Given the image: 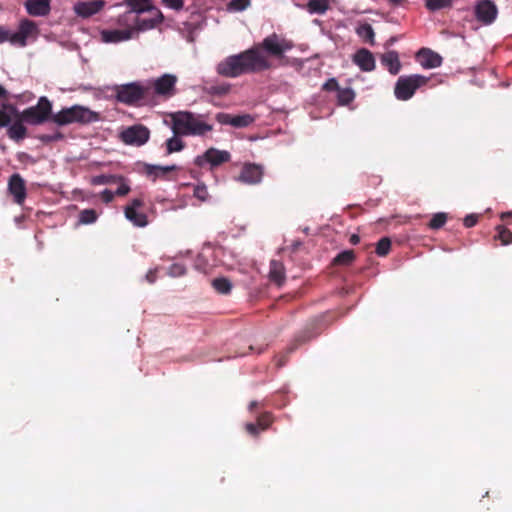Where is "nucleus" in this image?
I'll list each match as a JSON object with an SVG mask.
<instances>
[{"label":"nucleus","mask_w":512,"mask_h":512,"mask_svg":"<svg viewBox=\"0 0 512 512\" xmlns=\"http://www.w3.org/2000/svg\"><path fill=\"white\" fill-rule=\"evenodd\" d=\"M293 47L291 40L273 32L251 48L226 57L218 63L216 71L229 78L267 71L274 68L272 59L282 60Z\"/></svg>","instance_id":"1"},{"label":"nucleus","mask_w":512,"mask_h":512,"mask_svg":"<svg viewBox=\"0 0 512 512\" xmlns=\"http://www.w3.org/2000/svg\"><path fill=\"white\" fill-rule=\"evenodd\" d=\"M169 116L173 135L165 141L167 155L180 152L186 147L183 136H203L213 129L212 125L201 119V115L189 111H177Z\"/></svg>","instance_id":"2"},{"label":"nucleus","mask_w":512,"mask_h":512,"mask_svg":"<svg viewBox=\"0 0 512 512\" xmlns=\"http://www.w3.org/2000/svg\"><path fill=\"white\" fill-rule=\"evenodd\" d=\"M100 114L92 111L88 107L81 105H74L68 108H63L58 113L53 115L52 122L58 126H66L73 123L87 125L100 120Z\"/></svg>","instance_id":"3"},{"label":"nucleus","mask_w":512,"mask_h":512,"mask_svg":"<svg viewBox=\"0 0 512 512\" xmlns=\"http://www.w3.org/2000/svg\"><path fill=\"white\" fill-rule=\"evenodd\" d=\"M114 91L117 101L129 106L146 104L151 100V89L140 82L117 85Z\"/></svg>","instance_id":"4"},{"label":"nucleus","mask_w":512,"mask_h":512,"mask_svg":"<svg viewBox=\"0 0 512 512\" xmlns=\"http://www.w3.org/2000/svg\"><path fill=\"white\" fill-rule=\"evenodd\" d=\"M21 119L30 125H41L47 121H52V102L42 96L38 99L35 106L28 107L21 111Z\"/></svg>","instance_id":"5"},{"label":"nucleus","mask_w":512,"mask_h":512,"mask_svg":"<svg viewBox=\"0 0 512 512\" xmlns=\"http://www.w3.org/2000/svg\"><path fill=\"white\" fill-rule=\"evenodd\" d=\"M178 77L174 74L165 73L160 77L147 81L146 87L151 89V100L154 97L167 100L177 94Z\"/></svg>","instance_id":"6"},{"label":"nucleus","mask_w":512,"mask_h":512,"mask_svg":"<svg viewBox=\"0 0 512 512\" xmlns=\"http://www.w3.org/2000/svg\"><path fill=\"white\" fill-rule=\"evenodd\" d=\"M427 79L421 75L400 76L396 82L394 94L398 100L406 101L412 98L415 91L426 84Z\"/></svg>","instance_id":"7"},{"label":"nucleus","mask_w":512,"mask_h":512,"mask_svg":"<svg viewBox=\"0 0 512 512\" xmlns=\"http://www.w3.org/2000/svg\"><path fill=\"white\" fill-rule=\"evenodd\" d=\"M119 138L126 145L139 147L148 142L150 130L143 124H135L122 130Z\"/></svg>","instance_id":"8"},{"label":"nucleus","mask_w":512,"mask_h":512,"mask_svg":"<svg viewBox=\"0 0 512 512\" xmlns=\"http://www.w3.org/2000/svg\"><path fill=\"white\" fill-rule=\"evenodd\" d=\"M38 32V26L34 21L22 19L19 23L18 31H11L10 44L18 47H24L27 45V39L29 37L35 38Z\"/></svg>","instance_id":"9"},{"label":"nucleus","mask_w":512,"mask_h":512,"mask_svg":"<svg viewBox=\"0 0 512 512\" xmlns=\"http://www.w3.org/2000/svg\"><path fill=\"white\" fill-rule=\"evenodd\" d=\"M231 155L228 151L209 148L204 154L195 158L194 163L199 167H203L209 163L211 167H217L223 163L230 161Z\"/></svg>","instance_id":"10"},{"label":"nucleus","mask_w":512,"mask_h":512,"mask_svg":"<svg viewBox=\"0 0 512 512\" xmlns=\"http://www.w3.org/2000/svg\"><path fill=\"white\" fill-rule=\"evenodd\" d=\"M143 204L142 199L135 198L124 209L125 217L138 227H145L148 224L147 215L143 212L137 211V209L142 207Z\"/></svg>","instance_id":"11"},{"label":"nucleus","mask_w":512,"mask_h":512,"mask_svg":"<svg viewBox=\"0 0 512 512\" xmlns=\"http://www.w3.org/2000/svg\"><path fill=\"white\" fill-rule=\"evenodd\" d=\"M8 191L13 196L14 202L22 205L26 199V184L20 174L14 173L8 181Z\"/></svg>","instance_id":"12"},{"label":"nucleus","mask_w":512,"mask_h":512,"mask_svg":"<svg viewBox=\"0 0 512 512\" xmlns=\"http://www.w3.org/2000/svg\"><path fill=\"white\" fill-rule=\"evenodd\" d=\"M477 20L484 24H491L497 16V8L490 0L479 1L475 7Z\"/></svg>","instance_id":"13"},{"label":"nucleus","mask_w":512,"mask_h":512,"mask_svg":"<svg viewBox=\"0 0 512 512\" xmlns=\"http://www.w3.org/2000/svg\"><path fill=\"white\" fill-rule=\"evenodd\" d=\"M263 170L256 164H245L238 180L249 185L258 184L262 180Z\"/></svg>","instance_id":"14"},{"label":"nucleus","mask_w":512,"mask_h":512,"mask_svg":"<svg viewBox=\"0 0 512 512\" xmlns=\"http://www.w3.org/2000/svg\"><path fill=\"white\" fill-rule=\"evenodd\" d=\"M51 0H26L25 8L27 13L33 17H43L50 13Z\"/></svg>","instance_id":"15"},{"label":"nucleus","mask_w":512,"mask_h":512,"mask_svg":"<svg viewBox=\"0 0 512 512\" xmlns=\"http://www.w3.org/2000/svg\"><path fill=\"white\" fill-rule=\"evenodd\" d=\"M416 57L424 68H436L442 63L441 56L428 48L420 49Z\"/></svg>","instance_id":"16"},{"label":"nucleus","mask_w":512,"mask_h":512,"mask_svg":"<svg viewBox=\"0 0 512 512\" xmlns=\"http://www.w3.org/2000/svg\"><path fill=\"white\" fill-rule=\"evenodd\" d=\"M353 61L362 71L370 72L375 68L374 56L365 48H362L355 53Z\"/></svg>","instance_id":"17"},{"label":"nucleus","mask_w":512,"mask_h":512,"mask_svg":"<svg viewBox=\"0 0 512 512\" xmlns=\"http://www.w3.org/2000/svg\"><path fill=\"white\" fill-rule=\"evenodd\" d=\"M102 1L79 2L74 6V11L78 16L88 18L98 13L103 7Z\"/></svg>","instance_id":"18"},{"label":"nucleus","mask_w":512,"mask_h":512,"mask_svg":"<svg viewBox=\"0 0 512 512\" xmlns=\"http://www.w3.org/2000/svg\"><path fill=\"white\" fill-rule=\"evenodd\" d=\"M131 31L129 29L103 30L101 38L105 43H119L131 39Z\"/></svg>","instance_id":"19"},{"label":"nucleus","mask_w":512,"mask_h":512,"mask_svg":"<svg viewBox=\"0 0 512 512\" xmlns=\"http://www.w3.org/2000/svg\"><path fill=\"white\" fill-rule=\"evenodd\" d=\"M25 121L20 118H16L15 121L8 127V137L19 143L24 140L27 136V128L24 125Z\"/></svg>","instance_id":"20"},{"label":"nucleus","mask_w":512,"mask_h":512,"mask_svg":"<svg viewBox=\"0 0 512 512\" xmlns=\"http://www.w3.org/2000/svg\"><path fill=\"white\" fill-rule=\"evenodd\" d=\"M381 63L392 75L398 74L401 69L399 55L396 51H388L384 53L381 57Z\"/></svg>","instance_id":"21"},{"label":"nucleus","mask_w":512,"mask_h":512,"mask_svg":"<svg viewBox=\"0 0 512 512\" xmlns=\"http://www.w3.org/2000/svg\"><path fill=\"white\" fill-rule=\"evenodd\" d=\"M179 167L177 165H169V166H158V165H146L145 172L147 176L153 177V181L156 178L168 179L167 174L169 172L178 170Z\"/></svg>","instance_id":"22"},{"label":"nucleus","mask_w":512,"mask_h":512,"mask_svg":"<svg viewBox=\"0 0 512 512\" xmlns=\"http://www.w3.org/2000/svg\"><path fill=\"white\" fill-rule=\"evenodd\" d=\"M163 19V16L159 10H154V16L152 17H140L138 14V21L136 31H146L153 29Z\"/></svg>","instance_id":"23"},{"label":"nucleus","mask_w":512,"mask_h":512,"mask_svg":"<svg viewBox=\"0 0 512 512\" xmlns=\"http://www.w3.org/2000/svg\"><path fill=\"white\" fill-rule=\"evenodd\" d=\"M269 278L278 286L282 285L285 281V268L279 261L272 260L270 262Z\"/></svg>","instance_id":"24"},{"label":"nucleus","mask_w":512,"mask_h":512,"mask_svg":"<svg viewBox=\"0 0 512 512\" xmlns=\"http://www.w3.org/2000/svg\"><path fill=\"white\" fill-rule=\"evenodd\" d=\"M138 15L135 11H126L118 17V24L123 26L124 29H129L131 34L136 31Z\"/></svg>","instance_id":"25"},{"label":"nucleus","mask_w":512,"mask_h":512,"mask_svg":"<svg viewBox=\"0 0 512 512\" xmlns=\"http://www.w3.org/2000/svg\"><path fill=\"white\" fill-rule=\"evenodd\" d=\"M356 34L365 42L373 46L375 44V33L369 23H361L356 29Z\"/></svg>","instance_id":"26"},{"label":"nucleus","mask_w":512,"mask_h":512,"mask_svg":"<svg viewBox=\"0 0 512 512\" xmlns=\"http://www.w3.org/2000/svg\"><path fill=\"white\" fill-rule=\"evenodd\" d=\"M330 8V0H308L306 9L310 14H325Z\"/></svg>","instance_id":"27"},{"label":"nucleus","mask_w":512,"mask_h":512,"mask_svg":"<svg viewBox=\"0 0 512 512\" xmlns=\"http://www.w3.org/2000/svg\"><path fill=\"white\" fill-rule=\"evenodd\" d=\"M230 89H231L230 84H226V83L210 84V85H206L204 87V92L206 94H209L212 96L221 97V96L227 95L229 93Z\"/></svg>","instance_id":"28"},{"label":"nucleus","mask_w":512,"mask_h":512,"mask_svg":"<svg viewBox=\"0 0 512 512\" xmlns=\"http://www.w3.org/2000/svg\"><path fill=\"white\" fill-rule=\"evenodd\" d=\"M125 2L130 7V11H135L137 15L153 10L149 0H125Z\"/></svg>","instance_id":"29"},{"label":"nucleus","mask_w":512,"mask_h":512,"mask_svg":"<svg viewBox=\"0 0 512 512\" xmlns=\"http://www.w3.org/2000/svg\"><path fill=\"white\" fill-rule=\"evenodd\" d=\"M355 99V92L352 88H341L337 91V102L338 105L345 106L349 105Z\"/></svg>","instance_id":"30"},{"label":"nucleus","mask_w":512,"mask_h":512,"mask_svg":"<svg viewBox=\"0 0 512 512\" xmlns=\"http://www.w3.org/2000/svg\"><path fill=\"white\" fill-rule=\"evenodd\" d=\"M355 253L353 250H345L340 252L333 260V264L348 266L355 260Z\"/></svg>","instance_id":"31"},{"label":"nucleus","mask_w":512,"mask_h":512,"mask_svg":"<svg viewBox=\"0 0 512 512\" xmlns=\"http://www.w3.org/2000/svg\"><path fill=\"white\" fill-rule=\"evenodd\" d=\"M213 288L221 294H228L232 289L231 282L225 277L215 278L212 281Z\"/></svg>","instance_id":"32"},{"label":"nucleus","mask_w":512,"mask_h":512,"mask_svg":"<svg viewBox=\"0 0 512 512\" xmlns=\"http://www.w3.org/2000/svg\"><path fill=\"white\" fill-rule=\"evenodd\" d=\"M98 213L94 209H84L79 213V224L88 225L96 222Z\"/></svg>","instance_id":"33"},{"label":"nucleus","mask_w":512,"mask_h":512,"mask_svg":"<svg viewBox=\"0 0 512 512\" xmlns=\"http://www.w3.org/2000/svg\"><path fill=\"white\" fill-rule=\"evenodd\" d=\"M497 234L495 239H498L502 245H509L512 243V232L503 225L496 227Z\"/></svg>","instance_id":"34"},{"label":"nucleus","mask_w":512,"mask_h":512,"mask_svg":"<svg viewBox=\"0 0 512 512\" xmlns=\"http://www.w3.org/2000/svg\"><path fill=\"white\" fill-rule=\"evenodd\" d=\"M453 0H425V5L430 11H437L444 8H450Z\"/></svg>","instance_id":"35"},{"label":"nucleus","mask_w":512,"mask_h":512,"mask_svg":"<svg viewBox=\"0 0 512 512\" xmlns=\"http://www.w3.org/2000/svg\"><path fill=\"white\" fill-rule=\"evenodd\" d=\"M254 121L253 117L249 114L236 115L232 117L231 126L237 128L247 127Z\"/></svg>","instance_id":"36"},{"label":"nucleus","mask_w":512,"mask_h":512,"mask_svg":"<svg viewBox=\"0 0 512 512\" xmlns=\"http://www.w3.org/2000/svg\"><path fill=\"white\" fill-rule=\"evenodd\" d=\"M251 0H231L227 4V10L230 12H242L249 8Z\"/></svg>","instance_id":"37"},{"label":"nucleus","mask_w":512,"mask_h":512,"mask_svg":"<svg viewBox=\"0 0 512 512\" xmlns=\"http://www.w3.org/2000/svg\"><path fill=\"white\" fill-rule=\"evenodd\" d=\"M447 221V214L443 212H439L433 215L431 218L428 227L432 230H437L442 228Z\"/></svg>","instance_id":"38"},{"label":"nucleus","mask_w":512,"mask_h":512,"mask_svg":"<svg viewBox=\"0 0 512 512\" xmlns=\"http://www.w3.org/2000/svg\"><path fill=\"white\" fill-rule=\"evenodd\" d=\"M391 249V240L388 237L381 238L376 245V254L380 257L388 255Z\"/></svg>","instance_id":"39"},{"label":"nucleus","mask_w":512,"mask_h":512,"mask_svg":"<svg viewBox=\"0 0 512 512\" xmlns=\"http://www.w3.org/2000/svg\"><path fill=\"white\" fill-rule=\"evenodd\" d=\"M273 423V415L270 412H264L257 417V424L262 431L266 430Z\"/></svg>","instance_id":"40"},{"label":"nucleus","mask_w":512,"mask_h":512,"mask_svg":"<svg viewBox=\"0 0 512 512\" xmlns=\"http://www.w3.org/2000/svg\"><path fill=\"white\" fill-rule=\"evenodd\" d=\"M122 176H115V175H100L93 179V184L100 185V184H109L114 183L116 181H122Z\"/></svg>","instance_id":"41"},{"label":"nucleus","mask_w":512,"mask_h":512,"mask_svg":"<svg viewBox=\"0 0 512 512\" xmlns=\"http://www.w3.org/2000/svg\"><path fill=\"white\" fill-rule=\"evenodd\" d=\"M194 196L200 201H206L209 197L208 189L204 184H198L194 188Z\"/></svg>","instance_id":"42"},{"label":"nucleus","mask_w":512,"mask_h":512,"mask_svg":"<svg viewBox=\"0 0 512 512\" xmlns=\"http://www.w3.org/2000/svg\"><path fill=\"white\" fill-rule=\"evenodd\" d=\"M1 109L3 111H6L7 113H9L10 117L12 118H20L21 117V111H19L17 109V107L11 103H8V102H3L1 104Z\"/></svg>","instance_id":"43"},{"label":"nucleus","mask_w":512,"mask_h":512,"mask_svg":"<svg viewBox=\"0 0 512 512\" xmlns=\"http://www.w3.org/2000/svg\"><path fill=\"white\" fill-rule=\"evenodd\" d=\"M185 273H186V268L182 264L175 263L169 267V275L172 277H180V276L185 275Z\"/></svg>","instance_id":"44"},{"label":"nucleus","mask_w":512,"mask_h":512,"mask_svg":"<svg viewBox=\"0 0 512 512\" xmlns=\"http://www.w3.org/2000/svg\"><path fill=\"white\" fill-rule=\"evenodd\" d=\"M322 89L324 91H338L340 89V86L338 84V81L335 78L328 79L322 86Z\"/></svg>","instance_id":"45"},{"label":"nucleus","mask_w":512,"mask_h":512,"mask_svg":"<svg viewBox=\"0 0 512 512\" xmlns=\"http://www.w3.org/2000/svg\"><path fill=\"white\" fill-rule=\"evenodd\" d=\"M119 182H120V186L117 188V190L115 191L114 194L117 196L127 195L130 192V186L127 183H125L124 178L122 181H119Z\"/></svg>","instance_id":"46"},{"label":"nucleus","mask_w":512,"mask_h":512,"mask_svg":"<svg viewBox=\"0 0 512 512\" xmlns=\"http://www.w3.org/2000/svg\"><path fill=\"white\" fill-rule=\"evenodd\" d=\"M245 430L247 431V433L254 437H257L259 435V432L262 431L257 423H247L245 425Z\"/></svg>","instance_id":"47"},{"label":"nucleus","mask_w":512,"mask_h":512,"mask_svg":"<svg viewBox=\"0 0 512 512\" xmlns=\"http://www.w3.org/2000/svg\"><path fill=\"white\" fill-rule=\"evenodd\" d=\"M11 120L9 113L0 109V129L7 127L11 123Z\"/></svg>","instance_id":"48"},{"label":"nucleus","mask_w":512,"mask_h":512,"mask_svg":"<svg viewBox=\"0 0 512 512\" xmlns=\"http://www.w3.org/2000/svg\"><path fill=\"white\" fill-rule=\"evenodd\" d=\"M477 222H478V216L475 214H469L463 220V224L467 228H471V227L475 226L477 224Z\"/></svg>","instance_id":"49"},{"label":"nucleus","mask_w":512,"mask_h":512,"mask_svg":"<svg viewBox=\"0 0 512 512\" xmlns=\"http://www.w3.org/2000/svg\"><path fill=\"white\" fill-rule=\"evenodd\" d=\"M162 2L169 8L180 10L183 7V0H162Z\"/></svg>","instance_id":"50"},{"label":"nucleus","mask_w":512,"mask_h":512,"mask_svg":"<svg viewBox=\"0 0 512 512\" xmlns=\"http://www.w3.org/2000/svg\"><path fill=\"white\" fill-rule=\"evenodd\" d=\"M232 117H233V115H230L228 113H218L216 115V120L221 124L231 125Z\"/></svg>","instance_id":"51"},{"label":"nucleus","mask_w":512,"mask_h":512,"mask_svg":"<svg viewBox=\"0 0 512 512\" xmlns=\"http://www.w3.org/2000/svg\"><path fill=\"white\" fill-rule=\"evenodd\" d=\"M11 31L5 27H0V43H10Z\"/></svg>","instance_id":"52"},{"label":"nucleus","mask_w":512,"mask_h":512,"mask_svg":"<svg viewBox=\"0 0 512 512\" xmlns=\"http://www.w3.org/2000/svg\"><path fill=\"white\" fill-rule=\"evenodd\" d=\"M114 196H115V194L108 189H105L104 191L101 192V199L106 204L112 202L114 199Z\"/></svg>","instance_id":"53"},{"label":"nucleus","mask_w":512,"mask_h":512,"mask_svg":"<svg viewBox=\"0 0 512 512\" xmlns=\"http://www.w3.org/2000/svg\"><path fill=\"white\" fill-rule=\"evenodd\" d=\"M157 278V272L156 270H149L146 274V279L149 283H154Z\"/></svg>","instance_id":"54"},{"label":"nucleus","mask_w":512,"mask_h":512,"mask_svg":"<svg viewBox=\"0 0 512 512\" xmlns=\"http://www.w3.org/2000/svg\"><path fill=\"white\" fill-rule=\"evenodd\" d=\"M9 93L8 91L0 84V98L4 100H8Z\"/></svg>","instance_id":"55"},{"label":"nucleus","mask_w":512,"mask_h":512,"mask_svg":"<svg viewBox=\"0 0 512 512\" xmlns=\"http://www.w3.org/2000/svg\"><path fill=\"white\" fill-rule=\"evenodd\" d=\"M349 241H350L351 244L356 245V244L359 243L360 237L357 234H353V235H351Z\"/></svg>","instance_id":"56"},{"label":"nucleus","mask_w":512,"mask_h":512,"mask_svg":"<svg viewBox=\"0 0 512 512\" xmlns=\"http://www.w3.org/2000/svg\"><path fill=\"white\" fill-rule=\"evenodd\" d=\"M511 218H512V211L504 212L501 214L502 220L511 219Z\"/></svg>","instance_id":"57"},{"label":"nucleus","mask_w":512,"mask_h":512,"mask_svg":"<svg viewBox=\"0 0 512 512\" xmlns=\"http://www.w3.org/2000/svg\"><path fill=\"white\" fill-rule=\"evenodd\" d=\"M258 407V402L257 401H251L250 404H249V410L250 411H253L254 409H256Z\"/></svg>","instance_id":"58"},{"label":"nucleus","mask_w":512,"mask_h":512,"mask_svg":"<svg viewBox=\"0 0 512 512\" xmlns=\"http://www.w3.org/2000/svg\"><path fill=\"white\" fill-rule=\"evenodd\" d=\"M392 4L394 5H399L401 4L404 0H389Z\"/></svg>","instance_id":"59"}]
</instances>
